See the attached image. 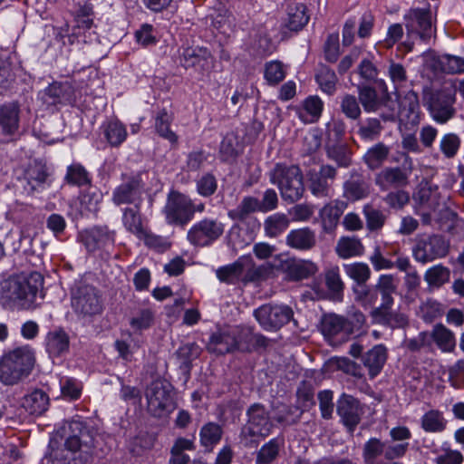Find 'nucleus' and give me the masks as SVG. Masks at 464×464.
I'll use <instances>...</instances> for the list:
<instances>
[{
	"mask_svg": "<svg viewBox=\"0 0 464 464\" xmlns=\"http://www.w3.org/2000/svg\"><path fill=\"white\" fill-rule=\"evenodd\" d=\"M342 112L351 120H357L361 116V108L357 98L352 94H345L341 101Z\"/></svg>",
	"mask_w": 464,
	"mask_h": 464,
	"instance_id": "6e6d98bb",
	"label": "nucleus"
},
{
	"mask_svg": "<svg viewBox=\"0 0 464 464\" xmlns=\"http://www.w3.org/2000/svg\"><path fill=\"white\" fill-rule=\"evenodd\" d=\"M65 179L69 184L82 186L90 182L88 172L80 164L74 163L68 167Z\"/></svg>",
	"mask_w": 464,
	"mask_h": 464,
	"instance_id": "5fc2aeb1",
	"label": "nucleus"
},
{
	"mask_svg": "<svg viewBox=\"0 0 464 464\" xmlns=\"http://www.w3.org/2000/svg\"><path fill=\"white\" fill-rule=\"evenodd\" d=\"M256 211H260L259 200L254 197H246L238 205L235 214L239 219H244Z\"/></svg>",
	"mask_w": 464,
	"mask_h": 464,
	"instance_id": "e2e57ef3",
	"label": "nucleus"
},
{
	"mask_svg": "<svg viewBox=\"0 0 464 464\" xmlns=\"http://www.w3.org/2000/svg\"><path fill=\"white\" fill-rule=\"evenodd\" d=\"M146 398L148 411L155 417H165L175 408L169 385L162 382H152L147 388Z\"/></svg>",
	"mask_w": 464,
	"mask_h": 464,
	"instance_id": "6e6552de",
	"label": "nucleus"
},
{
	"mask_svg": "<svg viewBox=\"0 0 464 464\" xmlns=\"http://www.w3.org/2000/svg\"><path fill=\"white\" fill-rule=\"evenodd\" d=\"M23 406L30 414L41 415L48 409L49 398L43 391L35 390L24 397Z\"/></svg>",
	"mask_w": 464,
	"mask_h": 464,
	"instance_id": "7c9ffc66",
	"label": "nucleus"
},
{
	"mask_svg": "<svg viewBox=\"0 0 464 464\" xmlns=\"http://www.w3.org/2000/svg\"><path fill=\"white\" fill-rule=\"evenodd\" d=\"M336 177V169L330 165H322L318 171L308 173L309 189L317 198L330 197L331 186Z\"/></svg>",
	"mask_w": 464,
	"mask_h": 464,
	"instance_id": "2eb2a0df",
	"label": "nucleus"
},
{
	"mask_svg": "<svg viewBox=\"0 0 464 464\" xmlns=\"http://www.w3.org/2000/svg\"><path fill=\"white\" fill-rule=\"evenodd\" d=\"M369 260L376 271L391 269L394 266L393 262L387 259L382 255V249L379 246H376L373 248L371 256H369Z\"/></svg>",
	"mask_w": 464,
	"mask_h": 464,
	"instance_id": "69168bd1",
	"label": "nucleus"
},
{
	"mask_svg": "<svg viewBox=\"0 0 464 464\" xmlns=\"http://www.w3.org/2000/svg\"><path fill=\"white\" fill-rule=\"evenodd\" d=\"M122 222L125 228L138 237L144 235V227L139 212V208H126L123 212Z\"/></svg>",
	"mask_w": 464,
	"mask_h": 464,
	"instance_id": "4c0bfd02",
	"label": "nucleus"
},
{
	"mask_svg": "<svg viewBox=\"0 0 464 464\" xmlns=\"http://www.w3.org/2000/svg\"><path fill=\"white\" fill-rule=\"evenodd\" d=\"M72 306L79 315L91 318L102 313V301L95 287L82 285L73 291Z\"/></svg>",
	"mask_w": 464,
	"mask_h": 464,
	"instance_id": "0eeeda50",
	"label": "nucleus"
},
{
	"mask_svg": "<svg viewBox=\"0 0 464 464\" xmlns=\"http://www.w3.org/2000/svg\"><path fill=\"white\" fill-rule=\"evenodd\" d=\"M208 18L211 21L213 26L222 33H226V29L230 26L229 13L222 4H218V6L213 9Z\"/></svg>",
	"mask_w": 464,
	"mask_h": 464,
	"instance_id": "09e8293b",
	"label": "nucleus"
},
{
	"mask_svg": "<svg viewBox=\"0 0 464 464\" xmlns=\"http://www.w3.org/2000/svg\"><path fill=\"white\" fill-rule=\"evenodd\" d=\"M363 213L366 218L368 229L372 231L379 230L383 227L386 217L381 210L374 208L371 205H366L363 208Z\"/></svg>",
	"mask_w": 464,
	"mask_h": 464,
	"instance_id": "864d4df0",
	"label": "nucleus"
},
{
	"mask_svg": "<svg viewBox=\"0 0 464 464\" xmlns=\"http://www.w3.org/2000/svg\"><path fill=\"white\" fill-rule=\"evenodd\" d=\"M290 225V219L284 213H275L264 221V231L266 237L273 238L284 233Z\"/></svg>",
	"mask_w": 464,
	"mask_h": 464,
	"instance_id": "72a5a7b5",
	"label": "nucleus"
},
{
	"mask_svg": "<svg viewBox=\"0 0 464 464\" xmlns=\"http://www.w3.org/2000/svg\"><path fill=\"white\" fill-rule=\"evenodd\" d=\"M46 340V349L51 356H60L69 350V336L63 330L50 332Z\"/></svg>",
	"mask_w": 464,
	"mask_h": 464,
	"instance_id": "c85d7f7f",
	"label": "nucleus"
},
{
	"mask_svg": "<svg viewBox=\"0 0 464 464\" xmlns=\"http://www.w3.org/2000/svg\"><path fill=\"white\" fill-rule=\"evenodd\" d=\"M140 180L137 177L130 178L126 182L117 187L113 192V202L116 205L132 204L140 199Z\"/></svg>",
	"mask_w": 464,
	"mask_h": 464,
	"instance_id": "a878e982",
	"label": "nucleus"
},
{
	"mask_svg": "<svg viewBox=\"0 0 464 464\" xmlns=\"http://www.w3.org/2000/svg\"><path fill=\"white\" fill-rule=\"evenodd\" d=\"M308 20L305 5L297 4L289 6L285 26L291 31H299L308 23Z\"/></svg>",
	"mask_w": 464,
	"mask_h": 464,
	"instance_id": "c9c22d12",
	"label": "nucleus"
},
{
	"mask_svg": "<svg viewBox=\"0 0 464 464\" xmlns=\"http://www.w3.org/2000/svg\"><path fill=\"white\" fill-rule=\"evenodd\" d=\"M28 183L34 188L36 185L42 184L45 181L47 173L44 166L41 164H34L29 167L25 173Z\"/></svg>",
	"mask_w": 464,
	"mask_h": 464,
	"instance_id": "338daca9",
	"label": "nucleus"
},
{
	"mask_svg": "<svg viewBox=\"0 0 464 464\" xmlns=\"http://www.w3.org/2000/svg\"><path fill=\"white\" fill-rule=\"evenodd\" d=\"M164 214L169 224L185 226L194 216L193 203L184 194L171 191L167 198Z\"/></svg>",
	"mask_w": 464,
	"mask_h": 464,
	"instance_id": "1a4fd4ad",
	"label": "nucleus"
},
{
	"mask_svg": "<svg viewBox=\"0 0 464 464\" xmlns=\"http://www.w3.org/2000/svg\"><path fill=\"white\" fill-rule=\"evenodd\" d=\"M222 437L221 427L214 422L205 424L199 432L200 444L208 451L212 450Z\"/></svg>",
	"mask_w": 464,
	"mask_h": 464,
	"instance_id": "58836bf2",
	"label": "nucleus"
},
{
	"mask_svg": "<svg viewBox=\"0 0 464 464\" xmlns=\"http://www.w3.org/2000/svg\"><path fill=\"white\" fill-rule=\"evenodd\" d=\"M431 338L443 352H452L456 345L453 333L442 324L434 326Z\"/></svg>",
	"mask_w": 464,
	"mask_h": 464,
	"instance_id": "e433bc0d",
	"label": "nucleus"
},
{
	"mask_svg": "<svg viewBox=\"0 0 464 464\" xmlns=\"http://www.w3.org/2000/svg\"><path fill=\"white\" fill-rule=\"evenodd\" d=\"M43 279L40 274L12 276L2 284L1 300L10 309L29 310L36 306Z\"/></svg>",
	"mask_w": 464,
	"mask_h": 464,
	"instance_id": "f257e3e1",
	"label": "nucleus"
},
{
	"mask_svg": "<svg viewBox=\"0 0 464 464\" xmlns=\"http://www.w3.org/2000/svg\"><path fill=\"white\" fill-rule=\"evenodd\" d=\"M153 321V313L150 309H143L130 319V325L135 330L149 328Z\"/></svg>",
	"mask_w": 464,
	"mask_h": 464,
	"instance_id": "774afa93",
	"label": "nucleus"
},
{
	"mask_svg": "<svg viewBox=\"0 0 464 464\" xmlns=\"http://www.w3.org/2000/svg\"><path fill=\"white\" fill-rule=\"evenodd\" d=\"M399 107V113L401 116L410 118L415 115L420 108L418 94L413 91L407 92L400 100Z\"/></svg>",
	"mask_w": 464,
	"mask_h": 464,
	"instance_id": "de8ad7c7",
	"label": "nucleus"
},
{
	"mask_svg": "<svg viewBox=\"0 0 464 464\" xmlns=\"http://www.w3.org/2000/svg\"><path fill=\"white\" fill-rule=\"evenodd\" d=\"M421 427L427 432H441L446 427V420L441 412L431 410L422 416Z\"/></svg>",
	"mask_w": 464,
	"mask_h": 464,
	"instance_id": "37998d69",
	"label": "nucleus"
},
{
	"mask_svg": "<svg viewBox=\"0 0 464 464\" xmlns=\"http://www.w3.org/2000/svg\"><path fill=\"white\" fill-rule=\"evenodd\" d=\"M450 243L440 235H419L415 238L412 255L417 262L426 264L447 256Z\"/></svg>",
	"mask_w": 464,
	"mask_h": 464,
	"instance_id": "423d86ee",
	"label": "nucleus"
},
{
	"mask_svg": "<svg viewBox=\"0 0 464 464\" xmlns=\"http://www.w3.org/2000/svg\"><path fill=\"white\" fill-rule=\"evenodd\" d=\"M384 94L379 96L377 91L371 86H362L358 88V98L359 101L366 112H375L381 109V107L389 106L391 102V96L387 92V89H384Z\"/></svg>",
	"mask_w": 464,
	"mask_h": 464,
	"instance_id": "aec40b11",
	"label": "nucleus"
},
{
	"mask_svg": "<svg viewBox=\"0 0 464 464\" xmlns=\"http://www.w3.org/2000/svg\"><path fill=\"white\" fill-rule=\"evenodd\" d=\"M49 458L53 464H83L88 460L79 451H72L65 442L60 445L56 440L50 441Z\"/></svg>",
	"mask_w": 464,
	"mask_h": 464,
	"instance_id": "5701e85b",
	"label": "nucleus"
},
{
	"mask_svg": "<svg viewBox=\"0 0 464 464\" xmlns=\"http://www.w3.org/2000/svg\"><path fill=\"white\" fill-rule=\"evenodd\" d=\"M368 194L369 190L364 182L351 180L344 184V197L350 200H359Z\"/></svg>",
	"mask_w": 464,
	"mask_h": 464,
	"instance_id": "13d9d810",
	"label": "nucleus"
},
{
	"mask_svg": "<svg viewBox=\"0 0 464 464\" xmlns=\"http://www.w3.org/2000/svg\"><path fill=\"white\" fill-rule=\"evenodd\" d=\"M208 350L217 354H225L235 350L246 351L248 346L238 340L234 333L218 332L211 335Z\"/></svg>",
	"mask_w": 464,
	"mask_h": 464,
	"instance_id": "6ab92c4d",
	"label": "nucleus"
},
{
	"mask_svg": "<svg viewBox=\"0 0 464 464\" xmlns=\"http://www.w3.org/2000/svg\"><path fill=\"white\" fill-rule=\"evenodd\" d=\"M450 276L449 268L437 265L426 271L424 279L430 285L439 287L450 280Z\"/></svg>",
	"mask_w": 464,
	"mask_h": 464,
	"instance_id": "49530a36",
	"label": "nucleus"
},
{
	"mask_svg": "<svg viewBox=\"0 0 464 464\" xmlns=\"http://www.w3.org/2000/svg\"><path fill=\"white\" fill-rule=\"evenodd\" d=\"M345 274L358 285H364L371 277L369 266L363 262H354L344 265Z\"/></svg>",
	"mask_w": 464,
	"mask_h": 464,
	"instance_id": "79ce46f5",
	"label": "nucleus"
},
{
	"mask_svg": "<svg viewBox=\"0 0 464 464\" xmlns=\"http://www.w3.org/2000/svg\"><path fill=\"white\" fill-rule=\"evenodd\" d=\"M388 75L396 89L401 87L407 81L406 70L401 63L391 62Z\"/></svg>",
	"mask_w": 464,
	"mask_h": 464,
	"instance_id": "0e129e2a",
	"label": "nucleus"
},
{
	"mask_svg": "<svg viewBox=\"0 0 464 464\" xmlns=\"http://www.w3.org/2000/svg\"><path fill=\"white\" fill-rule=\"evenodd\" d=\"M303 173L297 166L276 164L269 172V180L277 186L284 200L295 202L304 192Z\"/></svg>",
	"mask_w": 464,
	"mask_h": 464,
	"instance_id": "20e7f679",
	"label": "nucleus"
},
{
	"mask_svg": "<svg viewBox=\"0 0 464 464\" xmlns=\"http://www.w3.org/2000/svg\"><path fill=\"white\" fill-rule=\"evenodd\" d=\"M346 204L341 200H334L325 204L319 211V217L324 231L332 232L339 223Z\"/></svg>",
	"mask_w": 464,
	"mask_h": 464,
	"instance_id": "bb28decb",
	"label": "nucleus"
},
{
	"mask_svg": "<svg viewBox=\"0 0 464 464\" xmlns=\"http://www.w3.org/2000/svg\"><path fill=\"white\" fill-rule=\"evenodd\" d=\"M224 229L225 225L219 220L204 218L191 227L187 237L191 244L205 246L219 238Z\"/></svg>",
	"mask_w": 464,
	"mask_h": 464,
	"instance_id": "9b49d317",
	"label": "nucleus"
},
{
	"mask_svg": "<svg viewBox=\"0 0 464 464\" xmlns=\"http://www.w3.org/2000/svg\"><path fill=\"white\" fill-rule=\"evenodd\" d=\"M386 358V349L382 345L374 346L364 355L363 363L368 368L372 378L381 372Z\"/></svg>",
	"mask_w": 464,
	"mask_h": 464,
	"instance_id": "2f4dec72",
	"label": "nucleus"
},
{
	"mask_svg": "<svg viewBox=\"0 0 464 464\" xmlns=\"http://www.w3.org/2000/svg\"><path fill=\"white\" fill-rule=\"evenodd\" d=\"M104 135L111 146H119L126 140L127 131L120 121H113L104 127Z\"/></svg>",
	"mask_w": 464,
	"mask_h": 464,
	"instance_id": "a18cd8bd",
	"label": "nucleus"
},
{
	"mask_svg": "<svg viewBox=\"0 0 464 464\" xmlns=\"http://www.w3.org/2000/svg\"><path fill=\"white\" fill-rule=\"evenodd\" d=\"M325 285L328 291L334 295L338 297L343 291V282L340 276L339 268L337 266L332 267L325 272L324 275Z\"/></svg>",
	"mask_w": 464,
	"mask_h": 464,
	"instance_id": "8fccbe9b",
	"label": "nucleus"
},
{
	"mask_svg": "<svg viewBox=\"0 0 464 464\" xmlns=\"http://www.w3.org/2000/svg\"><path fill=\"white\" fill-rule=\"evenodd\" d=\"M171 121L172 115L163 110L156 117L155 128L157 133L160 137L168 140L170 143L175 144L178 141V136L169 128Z\"/></svg>",
	"mask_w": 464,
	"mask_h": 464,
	"instance_id": "a19ab883",
	"label": "nucleus"
},
{
	"mask_svg": "<svg viewBox=\"0 0 464 464\" xmlns=\"http://www.w3.org/2000/svg\"><path fill=\"white\" fill-rule=\"evenodd\" d=\"M425 66L436 73H463L464 58L450 54L436 55L434 53H427L425 55Z\"/></svg>",
	"mask_w": 464,
	"mask_h": 464,
	"instance_id": "dca6fc26",
	"label": "nucleus"
},
{
	"mask_svg": "<svg viewBox=\"0 0 464 464\" xmlns=\"http://www.w3.org/2000/svg\"><path fill=\"white\" fill-rule=\"evenodd\" d=\"M363 251L364 247L361 240L354 237H341L335 246L336 254L343 259L362 256Z\"/></svg>",
	"mask_w": 464,
	"mask_h": 464,
	"instance_id": "cd10ccee",
	"label": "nucleus"
},
{
	"mask_svg": "<svg viewBox=\"0 0 464 464\" xmlns=\"http://www.w3.org/2000/svg\"><path fill=\"white\" fill-rule=\"evenodd\" d=\"M248 420L242 429V436L254 440L267 436L272 428L268 413L261 404H254L247 411Z\"/></svg>",
	"mask_w": 464,
	"mask_h": 464,
	"instance_id": "f8f14e48",
	"label": "nucleus"
},
{
	"mask_svg": "<svg viewBox=\"0 0 464 464\" xmlns=\"http://www.w3.org/2000/svg\"><path fill=\"white\" fill-rule=\"evenodd\" d=\"M382 130L380 120L369 118L359 127L358 133L362 140H373L377 139Z\"/></svg>",
	"mask_w": 464,
	"mask_h": 464,
	"instance_id": "3c124183",
	"label": "nucleus"
},
{
	"mask_svg": "<svg viewBox=\"0 0 464 464\" xmlns=\"http://www.w3.org/2000/svg\"><path fill=\"white\" fill-rule=\"evenodd\" d=\"M457 85L454 80H446L438 89L425 87L422 92L423 103L430 117L440 124H445L456 114Z\"/></svg>",
	"mask_w": 464,
	"mask_h": 464,
	"instance_id": "f03ea898",
	"label": "nucleus"
},
{
	"mask_svg": "<svg viewBox=\"0 0 464 464\" xmlns=\"http://www.w3.org/2000/svg\"><path fill=\"white\" fill-rule=\"evenodd\" d=\"M337 413L343 423L353 433L361 420V409L356 399L343 394L337 401Z\"/></svg>",
	"mask_w": 464,
	"mask_h": 464,
	"instance_id": "a211bd4d",
	"label": "nucleus"
},
{
	"mask_svg": "<svg viewBox=\"0 0 464 464\" xmlns=\"http://www.w3.org/2000/svg\"><path fill=\"white\" fill-rule=\"evenodd\" d=\"M248 264V259L239 258L233 264L218 268L216 272L217 276L221 282L234 284L241 279L244 270Z\"/></svg>",
	"mask_w": 464,
	"mask_h": 464,
	"instance_id": "c756f323",
	"label": "nucleus"
},
{
	"mask_svg": "<svg viewBox=\"0 0 464 464\" xmlns=\"http://www.w3.org/2000/svg\"><path fill=\"white\" fill-rule=\"evenodd\" d=\"M375 184L382 190L405 186L408 182L407 174L398 167L385 168L378 172L374 179Z\"/></svg>",
	"mask_w": 464,
	"mask_h": 464,
	"instance_id": "393cba45",
	"label": "nucleus"
},
{
	"mask_svg": "<svg viewBox=\"0 0 464 464\" xmlns=\"http://www.w3.org/2000/svg\"><path fill=\"white\" fill-rule=\"evenodd\" d=\"M398 281L392 275H382L379 276L375 285L376 292L382 295V304L380 306L372 309L371 315L376 320L384 319L392 304V295L396 292Z\"/></svg>",
	"mask_w": 464,
	"mask_h": 464,
	"instance_id": "ddd939ff",
	"label": "nucleus"
},
{
	"mask_svg": "<svg viewBox=\"0 0 464 464\" xmlns=\"http://www.w3.org/2000/svg\"><path fill=\"white\" fill-rule=\"evenodd\" d=\"M326 366L329 371H342L353 376H360V369L356 362L346 357H334L327 361Z\"/></svg>",
	"mask_w": 464,
	"mask_h": 464,
	"instance_id": "c03bdc74",
	"label": "nucleus"
},
{
	"mask_svg": "<svg viewBox=\"0 0 464 464\" xmlns=\"http://www.w3.org/2000/svg\"><path fill=\"white\" fill-rule=\"evenodd\" d=\"M460 146L459 138L454 133L445 134L440 142V148L447 158H453Z\"/></svg>",
	"mask_w": 464,
	"mask_h": 464,
	"instance_id": "052dcab7",
	"label": "nucleus"
},
{
	"mask_svg": "<svg viewBox=\"0 0 464 464\" xmlns=\"http://www.w3.org/2000/svg\"><path fill=\"white\" fill-rule=\"evenodd\" d=\"M405 26L408 35L421 40L430 39L432 35L431 14L426 9H411L405 15Z\"/></svg>",
	"mask_w": 464,
	"mask_h": 464,
	"instance_id": "4468645a",
	"label": "nucleus"
},
{
	"mask_svg": "<svg viewBox=\"0 0 464 464\" xmlns=\"http://www.w3.org/2000/svg\"><path fill=\"white\" fill-rule=\"evenodd\" d=\"M254 316L266 331H276L293 317V310L284 304H263L254 311Z\"/></svg>",
	"mask_w": 464,
	"mask_h": 464,
	"instance_id": "9d476101",
	"label": "nucleus"
},
{
	"mask_svg": "<svg viewBox=\"0 0 464 464\" xmlns=\"http://www.w3.org/2000/svg\"><path fill=\"white\" fill-rule=\"evenodd\" d=\"M282 269L285 272L287 278L292 281L307 278L318 271V267L314 262L295 258L285 260L282 264Z\"/></svg>",
	"mask_w": 464,
	"mask_h": 464,
	"instance_id": "4be33fe9",
	"label": "nucleus"
},
{
	"mask_svg": "<svg viewBox=\"0 0 464 464\" xmlns=\"http://www.w3.org/2000/svg\"><path fill=\"white\" fill-rule=\"evenodd\" d=\"M316 235L310 227L291 230L285 237V244L290 248L299 251H308L316 245Z\"/></svg>",
	"mask_w": 464,
	"mask_h": 464,
	"instance_id": "412c9836",
	"label": "nucleus"
},
{
	"mask_svg": "<svg viewBox=\"0 0 464 464\" xmlns=\"http://www.w3.org/2000/svg\"><path fill=\"white\" fill-rule=\"evenodd\" d=\"M383 452H385V444L378 439H371L364 445L363 456L367 462H372Z\"/></svg>",
	"mask_w": 464,
	"mask_h": 464,
	"instance_id": "680f3d73",
	"label": "nucleus"
},
{
	"mask_svg": "<svg viewBox=\"0 0 464 464\" xmlns=\"http://www.w3.org/2000/svg\"><path fill=\"white\" fill-rule=\"evenodd\" d=\"M34 364V353L28 347H19L0 360V382L14 385L27 376Z\"/></svg>",
	"mask_w": 464,
	"mask_h": 464,
	"instance_id": "7ed1b4c3",
	"label": "nucleus"
},
{
	"mask_svg": "<svg viewBox=\"0 0 464 464\" xmlns=\"http://www.w3.org/2000/svg\"><path fill=\"white\" fill-rule=\"evenodd\" d=\"M279 452V445L276 440L266 443L258 451L256 464H270L275 460Z\"/></svg>",
	"mask_w": 464,
	"mask_h": 464,
	"instance_id": "4d7b16f0",
	"label": "nucleus"
},
{
	"mask_svg": "<svg viewBox=\"0 0 464 464\" xmlns=\"http://www.w3.org/2000/svg\"><path fill=\"white\" fill-rule=\"evenodd\" d=\"M389 154L390 148L382 142H378L368 149L363 160L369 169H376L383 164Z\"/></svg>",
	"mask_w": 464,
	"mask_h": 464,
	"instance_id": "f704fd0d",
	"label": "nucleus"
},
{
	"mask_svg": "<svg viewBox=\"0 0 464 464\" xmlns=\"http://www.w3.org/2000/svg\"><path fill=\"white\" fill-rule=\"evenodd\" d=\"M285 77L284 65L281 62L272 61L266 64L265 78L270 84H277Z\"/></svg>",
	"mask_w": 464,
	"mask_h": 464,
	"instance_id": "bf43d9fd",
	"label": "nucleus"
},
{
	"mask_svg": "<svg viewBox=\"0 0 464 464\" xmlns=\"http://www.w3.org/2000/svg\"><path fill=\"white\" fill-rule=\"evenodd\" d=\"M346 324V319L334 314H326L321 322L323 334L331 342H344L351 335V328Z\"/></svg>",
	"mask_w": 464,
	"mask_h": 464,
	"instance_id": "f3484780",
	"label": "nucleus"
},
{
	"mask_svg": "<svg viewBox=\"0 0 464 464\" xmlns=\"http://www.w3.org/2000/svg\"><path fill=\"white\" fill-rule=\"evenodd\" d=\"M19 113L20 106L17 102L0 105V127L4 135L13 136L18 131Z\"/></svg>",
	"mask_w": 464,
	"mask_h": 464,
	"instance_id": "b1692460",
	"label": "nucleus"
},
{
	"mask_svg": "<svg viewBox=\"0 0 464 464\" xmlns=\"http://www.w3.org/2000/svg\"><path fill=\"white\" fill-rule=\"evenodd\" d=\"M317 82L323 92L333 94L335 91L337 77L334 72L327 67H322L316 75Z\"/></svg>",
	"mask_w": 464,
	"mask_h": 464,
	"instance_id": "603ef678",
	"label": "nucleus"
},
{
	"mask_svg": "<svg viewBox=\"0 0 464 464\" xmlns=\"http://www.w3.org/2000/svg\"><path fill=\"white\" fill-rule=\"evenodd\" d=\"M184 57L188 65L199 66L203 71H209L214 65V58L206 48L187 49Z\"/></svg>",
	"mask_w": 464,
	"mask_h": 464,
	"instance_id": "473e14b6",
	"label": "nucleus"
},
{
	"mask_svg": "<svg viewBox=\"0 0 464 464\" xmlns=\"http://www.w3.org/2000/svg\"><path fill=\"white\" fill-rule=\"evenodd\" d=\"M326 152L328 158L336 161L341 167H347L351 163V153L347 145L344 143L327 142Z\"/></svg>",
	"mask_w": 464,
	"mask_h": 464,
	"instance_id": "ea45409f",
	"label": "nucleus"
},
{
	"mask_svg": "<svg viewBox=\"0 0 464 464\" xmlns=\"http://www.w3.org/2000/svg\"><path fill=\"white\" fill-rule=\"evenodd\" d=\"M62 436L65 437V446L72 451L89 459L94 447L96 431L87 421L73 419L65 422L60 429Z\"/></svg>",
	"mask_w": 464,
	"mask_h": 464,
	"instance_id": "39448f33",
	"label": "nucleus"
}]
</instances>
